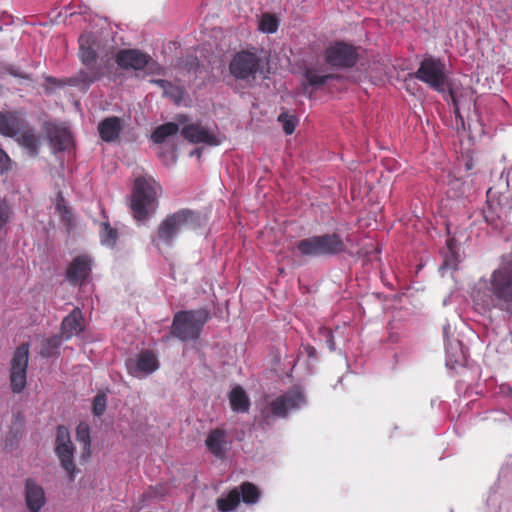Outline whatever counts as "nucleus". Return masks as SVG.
<instances>
[{"instance_id": "f257e3e1", "label": "nucleus", "mask_w": 512, "mask_h": 512, "mask_svg": "<svg viewBox=\"0 0 512 512\" xmlns=\"http://www.w3.org/2000/svg\"><path fill=\"white\" fill-rule=\"evenodd\" d=\"M474 304L484 310L499 307L512 312V268L502 266L481 278L471 291Z\"/></svg>"}, {"instance_id": "f03ea898", "label": "nucleus", "mask_w": 512, "mask_h": 512, "mask_svg": "<svg viewBox=\"0 0 512 512\" xmlns=\"http://www.w3.org/2000/svg\"><path fill=\"white\" fill-rule=\"evenodd\" d=\"M161 191V186L152 177L143 176L135 180L131 209L137 221L145 220L155 211Z\"/></svg>"}, {"instance_id": "7ed1b4c3", "label": "nucleus", "mask_w": 512, "mask_h": 512, "mask_svg": "<svg viewBox=\"0 0 512 512\" xmlns=\"http://www.w3.org/2000/svg\"><path fill=\"white\" fill-rule=\"evenodd\" d=\"M208 316V312L204 309L177 313L172 325L173 335L183 341L198 338Z\"/></svg>"}, {"instance_id": "20e7f679", "label": "nucleus", "mask_w": 512, "mask_h": 512, "mask_svg": "<svg viewBox=\"0 0 512 512\" xmlns=\"http://www.w3.org/2000/svg\"><path fill=\"white\" fill-rule=\"evenodd\" d=\"M298 250L302 255L320 256L342 252L346 246L337 235H325L300 241Z\"/></svg>"}, {"instance_id": "39448f33", "label": "nucleus", "mask_w": 512, "mask_h": 512, "mask_svg": "<svg viewBox=\"0 0 512 512\" xmlns=\"http://www.w3.org/2000/svg\"><path fill=\"white\" fill-rule=\"evenodd\" d=\"M415 76L438 92H444L448 85L445 65L436 58H425Z\"/></svg>"}, {"instance_id": "423d86ee", "label": "nucleus", "mask_w": 512, "mask_h": 512, "mask_svg": "<svg viewBox=\"0 0 512 512\" xmlns=\"http://www.w3.org/2000/svg\"><path fill=\"white\" fill-rule=\"evenodd\" d=\"M197 217L188 210H181L167 217L159 227L158 237L165 243H169L177 234L194 229Z\"/></svg>"}, {"instance_id": "0eeeda50", "label": "nucleus", "mask_w": 512, "mask_h": 512, "mask_svg": "<svg viewBox=\"0 0 512 512\" xmlns=\"http://www.w3.org/2000/svg\"><path fill=\"white\" fill-rule=\"evenodd\" d=\"M306 404V399L299 388H294L278 396L268 403L263 410L265 417H285L289 412L300 409Z\"/></svg>"}, {"instance_id": "6e6552de", "label": "nucleus", "mask_w": 512, "mask_h": 512, "mask_svg": "<svg viewBox=\"0 0 512 512\" xmlns=\"http://www.w3.org/2000/svg\"><path fill=\"white\" fill-rule=\"evenodd\" d=\"M230 72L237 79L254 78L262 73L263 61L254 53L240 52L230 62Z\"/></svg>"}, {"instance_id": "1a4fd4ad", "label": "nucleus", "mask_w": 512, "mask_h": 512, "mask_svg": "<svg viewBox=\"0 0 512 512\" xmlns=\"http://www.w3.org/2000/svg\"><path fill=\"white\" fill-rule=\"evenodd\" d=\"M55 452L60 460L61 466L66 471L70 479H73L76 472L74 464V446L71 441L69 430L64 426L57 428Z\"/></svg>"}, {"instance_id": "9d476101", "label": "nucleus", "mask_w": 512, "mask_h": 512, "mask_svg": "<svg viewBox=\"0 0 512 512\" xmlns=\"http://www.w3.org/2000/svg\"><path fill=\"white\" fill-rule=\"evenodd\" d=\"M28 360V346H19L13 354L10 371L11 387L15 393L21 392L26 386Z\"/></svg>"}, {"instance_id": "9b49d317", "label": "nucleus", "mask_w": 512, "mask_h": 512, "mask_svg": "<svg viewBox=\"0 0 512 512\" xmlns=\"http://www.w3.org/2000/svg\"><path fill=\"white\" fill-rule=\"evenodd\" d=\"M238 489H233L223 498L217 500V507L221 512H229L234 510L240 502V494L242 501L246 504H254L259 499V491L257 487L251 483H243Z\"/></svg>"}, {"instance_id": "f8f14e48", "label": "nucleus", "mask_w": 512, "mask_h": 512, "mask_svg": "<svg viewBox=\"0 0 512 512\" xmlns=\"http://www.w3.org/2000/svg\"><path fill=\"white\" fill-rule=\"evenodd\" d=\"M116 60L118 65L125 69H147L151 73L160 71L158 64L149 55L136 49L119 51Z\"/></svg>"}, {"instance_id": "ddd939ff", "label": "nucleus", "mask_w": 512, "mask_h": 512, "mask_svg": "<svg viewBox=\"0 0 512 512\" xmlns=\"http://www.w3.org/2000/svg\"><path fill=\"white\" fill-rule=\"evenodd\" d=\"M128 373L139 379H143L159 368V362L151 351H143L126 361Z\"/></svg>"}, {"instance_id": "4468645a", "label": "nucleus", "mask_w": 512, "mask_h": 512, "mask_svg": "<svg viewBox=\"0 0 512 512\" xmlns=\"http://www.w3.org/2000/svg\"><path fill=\"white\" fill-rule=\"evenodd\" d=\"M182 134L192 143H204L218 146L223 142L224 136L217 131L207 129L198 124H190L182 129Z\"/></svg>"}, {"instance_id": "2eb2a0df", "label": "nucleus", "mask_w": 512, "mask_h": 512, "mask_svg": "<svg viewBox=\"0 0 512 512\" xmlns=\"http://www.w3.org/2000/svg\"><path fill=\"white\" fill-rule=\"evenodd\" d=\"M356 59L355 49L344 43H336L326 51V60L332 66L349 67L356 62Z\"/></svg>"}, {"instance_id": "dca6fc26", "label": "nucleus", "mask_w": 512, "mask_h": 512, "mask_svg": "<svg viewBox=\"0 0 512 512\" xmlns=\"http://www.w3.org/2000/svg\"><path fill=\"white\" fill-rule=\"evenodd\" d=\"M24 501L28 512H41L47 502L43 487L31 478L25 481Z\"/></svg>"}, {"instance_id": "f3484780", "label": "nucleus", "mask_w": 512, "mask_h": 512, "mask_svg": "<svg viewBox=\"0 0 512 512\" xmlns=\"http://www.w3.org/2000/svg\"><path fill=\"white\" fill-rule=\"evenodd\" d=\"M449 95L452 99V102L455 107L456 117L461 120L462 126L465 129V123L463 119L462 112L464 110H470L471 107L475 105V97L474 92L471 88H458L457 86H452L449 89Z\"/></svg>"}, {"instance_id": "a211bd4d", "label": "nucleus", "mask_w": 512, "mask_h": 512, "mask_svg": "<svg viewBox=\"0 0 512 512\" xmlns=\"http://www.w3.org/2000/svg\"><path fill=\"white\" fill-rule=\"evenodd\" d=\"M91 265V259L86 255L75 258L67 271L68 279L75 283L83 282L90 274Z\"/></svg>"}, {"instance_id": "6ab92c4d", "label": "nucleus", "mask_w": 512, "mask_h": 512, "mask_svg": "<svg viewBox=\"0 0 512 512\" xmlns=\"http://www.w3.org/2000/svg\"><path fill=\"white\" fill-rule=\"evenodd\" d=\"M83 330L82 313L79 309H74L62 321V336L70 339Z\"/></svg>"}, {"instance_id": "aec40b11", "label": "nucleus", "mask_w": 512, "mask_h": 512, "mask_svg": "<svg viewBox=\"0 0 512 512\" xmlns=\"http://www.w3.org/2000/svg\"><path fill=\"white\" fill-rule=\"evenodd\" d=\"M79 55L82 62L91 65L96 59L95 46L96 41L90 33H84L79 38Z\"/></svg>"}, {"instance_id": "412c9836", "label": "nucleus", "mask_w": 512, "mask_h": 512, "mask_svg": "<svg viewBox=\"0 0 512 512\" xmlns=\"http://www.w3.org/2000/svg\"><path fill=\"white\" fill-rule=\"evenodd\" d=\"M206 446L215 456H222L228 449V441L223 431L216 429L209 433Z\"/></svg>"}, {"instance_id": "4be33fe9", "label": "nucleus", "mask_w": 512, "mask_h": 512, "mask_svg": "<svg viewBox=\"0 0 512 512\" xmlns=\"http://www.w3.org/2000/svg\"><path fill=\"white\" fill-rule=\"evenodd\" d=\"M21 119L14 113L0 112V134L15 136L21 128Z\"/></svg>"}, {"instance_id": "5701e85b", "label": "nucleus", "mask_w": 512, "mask_h": 512, "mask_svg": "<svg viewBox=\"0 0 512 512\" xmlns=\"http://www.w3.org/2000/svg\"><path fill=\"white\" fill-rule=\"evenodd\" d=\"M98 130L104 141L109 142L115 140L119 136L121 130L119 118H106L99 124Z\"/></svg>"}, {"instance_id": "b1692460", "label": "nucleus", "mask_w": 512, "mask_h": 512, "mask_svg": "<svg viewBox=\"0 0 512 512\" xmlns=\"http://www.w3.org/2000/svg\"><path fill=\"white\" fill-rule=\"evenodd\" d=\"M231 408L235 412H246L249 408V399L241 387H235L229 394Z\"/></svg>"}, {"instance_id": "393cba45", "label": "nucleus", "mask_w": 512, "mask_h": 512, "mask_svg": "<svg viewBox=\"0 0 512 512\" xmlns=\"http://www.w3.org/2000/svg\"><path fill=\"white\" fill-rule=\"evenodd\" d=\"M100 241L108 248H113L117 241V231L106 222L100 225Z\"/></svg>"}, {"instance_id": "a878e982", "label": "nucleus", "mask_w": 512, "mask_h": 512, "mask_svg": "<svg viewBox=\"0 0 512 512\" xmlns=\"http://www.w3.org/2000/svg\"><path fill=\"white\" fill-rule=\"evenodd\" d=\"M178 131V126L175 123H166L153 132L152 139L155 143H162L165 139L171 135H174Z\"/></svg>"}, {"instance_id": "bb28decb", "label": "nucleus", "mask_w": 512, "mask_h": 512, "mask_svg": "<svg viewBox=\"0 0 512 512\" xmlns=\"http://www.w3.org/2000/svg\"><path fill=\"white\" fill-rule=\"evenodd\" d=\"M152 82L162 88L164 95L171 97L177 103L181 101L183 91L180 88L174 87L165 80H153Z\"/></svg>"}, {"instance_id": "cd10ccee", "label": "nucleus", "mask_w": 512, "mask_h": 512, "mask_svg": "<svg viewBox=\"0 0 512 512\" xmlns=\"http://www.w3.org/2000/svg\"><path fill=\"white\" fill-rule=\"evenodd\" d=\"M278 28V20L271 14L262 15L259 21V29L264 33H274Z\"/></svg>"}, {"instance_id": "c85d7f7f", "label": "nucleus", "mask_w": 512, "mask_h": 512, "mask_svg": "<svg viewBox=\"0 0 512 512\" xmlns=\"http://www.w3.org/2000/svg\"><path fill=\"white\" fill-rule=\"evenodd\" d=\"M19 142L22 146L26 147L31 153H35L38 145L39 139L35 134L31 132H27L21 135Z\"/></svg>"}, {"instance_id": "c756f323", "label": "nucleus", "mask_w": 512, "mask_h": 512, "mask_svg": "<svg viewBox=\"0 0 512 512\" xmlns=\"http://www.w3.org/2000/svg\"><path fill=\"white\" fill-rule=\"evenodd\" d=\"M278 121L282 123L283 130L286 134L290 135L295 131L297 119L288 114H281L278 117Z\"/></svg>"}, {"instance_id": "7c9ffc66", "label": "nucleus", "mask_w": 512, "mask_h": 512, "mask_svg": "<svg viewBox=\"0 0 512 512\" xmlns=\"http://www.w3.org/2000/svg\"><path fill=\"white\" fill-rule=\"evenodd\" d=\"M106 395L102 392L98 393L93 400V413L100 416L106 409Z\"/></svg>"}, {"instance_id": "2f4dec72", "label": "nucleus", "mask_w": 512, "mask_h": 512, "mask_svg": "<svg viewBox=\"0 0 512 512\" xmlns=\"http://www.w3.org/2000/svg\"><path fill=\"white\" fill-rule=\"evenodd\" d=\"M331 75H319L315 70L309 69L306 72V78L311 85H322Z\"/></svg>"}, {"instance_id": "473e14b6", "label": "nucleus", "mask_w": 512, "mask_h": 512, "mask_svg": "<svg viewBox=\"0 0 512 512\" xmlns=\"http://www.w3.org/2000/svg\"><path fill=\"white\" fill-rule=\"evenodd\" d=\"M76 435L78 441L83 443L84 447H87L90 443V436H89V427L85 423H81L78 425L76 430Z\"/></svg>"}, {"instance_id": "72a5a7b5", "label": "nucleus", "mask_w": 512, "mask_h": 512, "mask_svg": "<svg viewBox=\"0 0 512 512\" xmlns=\"http://www.w3.org/2000/svg\"><path fill=\"white\" fill-rule=\"evenodd\" d=\"M11 209L5 202H0V230L10 221Z\"/></svg>"}, {"instance_id": "f704fd0d", "label": "nucleus", "mask_w": 512, "mask_h": 512, "mask_svg": "<svg viewBox=\"0 0 512 512\" xmlns=\"http://www.w3.org/2000/svg\"><path fill=\"white\" fill-rule=\"evenodd\" d=\"M52 141L57 143L59 149H65L70 143V135L66 130H63L60 134L59 140H57L55 137H52Z\"/></svg>"}, {"instance_id": "c9c22d12", "label": "nucleus", "mask_w": 512, "mask_h": 512, "mask_svg": "<svg viewBox=\"0 0 512 512\" xmlns=\"http://www.w3.org/2000/svg\"><path fill=\"white\" fill-rule=\"evenodd\" d=\"M11 161L8 155L0 148V174L10 169Z\"/></svg>"}, {"instance_id": "e433bc0d", "label": "nucleus", "mask_w": 512, "mask_h": 512, "mask_svg": "<svg viewBox=\"0 0 512 512\" xmlns=\"http://www.w3.org/2000/svg\"><path fill=\"white\" fill-rule=\"evenodd\" d=\"M151 492L153 493L154 498H162L166 493L162 486L152 488Z\"/></svg>"}, {"instance_id": "4c0bfd02", "label": "nucleus", "mask_w": 512, "mask_h": 512, "mask_svg": "<svg viewBox=\"0 0 512 512\" xmlns=\"http://www.w3.org/2000/svg\"><path fill=\"white\" fill-rule=\"evenodd\" d=\"M48 344L52 347V348H56L59 346L60 344V340L58 337H53L51 339L48 340Z\"/></svg>"}, {"instance_id": "58836bf2", "label": "nucleus", "mask_w": 512, "mask_h": 512, "mask_svg": "<svg viewBox=\"0 0 512 512\" xmlns=\"http://www.w3.org/2000/svg\"><path fill=\"white\" fill-rule=\"evenodd\" d=\"M95 78H96V76H95V75H94L93 77H84V78H83V81H84L85 83H90V82H92Z\"/></svg>"}, {"instance_id": "ea45409f", "label": "nucleus", "mask_w": 512, "mask_h": 512, "mask_svg": "<svg viewBox=\"0 0 512 512\" xmlns=\"http://www.w3.org/2000/svg\"><path fill=\"white\" fill-rule=\"evenodd\" d=\"M62 201H63V200H62V199H60V200L57 202V209H58V210H61V208H62Z\"/></svg>"}, {"instance_id": "a19ab883", "label": "nucleus", "mask_w": 512, "mask_h": 512, "mask_svg": "<svg viewBox=\"0 0 512 512\" xmlns=\"http://www.w3.org/2000/svg\"><path fill=\"white\" fill-rule=\"evenodd\" d=\"M42 353L46 356H49L51 354V351H49L48 349L47 350H44L42 351Z\"/></svg>"}, {"instance_id": "79ce46f5", "label": "nucleus", "mask_w": 512, "mask_h": 512, "mask_svg": "<svg viewBox=\"0 0 512 512\" xmlns=\"http://www.w3.org/2000/svg\"><path fill=\"white\" fill-rule=\"evenodd\" d=\"M468 130H469V131H471V130H472V128H471V124H470V123H468Z\"/></svg>"}, {"instance_id": "37998d69", "label": "nucleus", "mask_w": 512, "mask_h": 512, "mask_svg": "<svg viewBox=\"0 0 512 512\" xmlns=\"http://www.w3.org/2000/svg\"><path fill=\"white\" fill-rule=\"evenodd\" d=\"M312 354H313L312 349H309V356H312Z\"/></svg>"}]
</instances>
